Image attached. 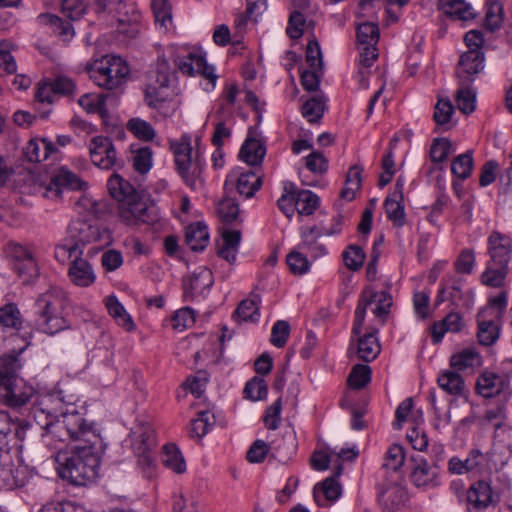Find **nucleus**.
<instances>
[{
	"label": "nucleus",
	"instance_id": "4",
	"mask_svg": "<svg viewBox=\"0 0 512 512\" xmlns=\"http://www.w3.org/2000/svg\"><path fill=\"white\" fill-rule=\"evenodd\" d=\"M88 72L90 79L97 86L107 90H117L126 83L130 69L121 57L105 55L94 60Z\"/></svg>",
	"mask_w": 512,
	"mask_h": 512
},
{
	"label": "nucleus",
	"instance_id": "51",
	"mask_svg": "<svg viewBox=\"0 0 512 512\" xmlns=\"http://www.w3.org/2000/svg\"><path fill=\"white\" fill-rule=\"evenodd\" d=\"M474 305V295L470 290L462 291L458 287H453L450 291V306H454L459 311H470Z\"/></svg>",
	"mask_w": 512,
	"mask_h": 512
},
{
	"label": "nucleus",
	"instance_id": "38",
	"mask_svg": "<svg viewBox=\"0 0 512 512\" xmlns=\"http://www.w3.org/2000/svg\"><path fill=\"white\" fill-rule=\"evenodd\" d=\"M162 463L176 474L186 470V463L179 448L175 444H166L163 447Z\"/></svg>",
	"mask_w": 512,
	"mask_h": 512
},
{
	"label": "nucleus",
	"instance_id": "17",
	"mask_svg": "<svg viewBox=\"0 0 512 512\" xmlns=\"http://www.w3.org/2000/svg\"><path fill=\"white\" fill-rule=\"evenodd\" d=\"M405 181L402 177L396 180L393 192L387 196L384 202L387 217L397 227L405 225V211L403 205V189Z\"/></svg>",
	"mask_w": 512,
	"mask_h": 512
},
{
	"label": "nucleus",
	"instance_id": "42",
	"mask_svg": "<svg viewBox=\"0 0 512 512\" xmlns=\"http://www.w3.org/2000/svg\"><path fill=\"white\" fill-rule=\"evenodd\" d=\"M476 389L481 396L490 398L501 391L502 380L494 373H484L478 378Z\"/></svg>",
	"mask_w": 512,
	"mask_h": 512
},
{
	"label": "nucleus",
	"instance_id": "18",
	"mask_svg": "<svg viewBox=\"0 0 512 512\" xmlns=\"http://www.w3.org/2000/svg\"><path fill=\"white\" fill-rule=\"evenodd\" d=\"M473 166L474 161L472 150H468L465 153L459 154L450 162V172L456 178L453 181L452 186L453 190L459 198H461L464 193V188L461 181L471 176Z\"/></svg>",
	"mask_w": 512,
	"mask_h": 512
},
{
	"label": "nucleus",
	"instance_id": "36",
	"mask_svg": "<svg viewBox=\"0 0 512 512\" xmlns=\"http://www.w3.org/2000/svg\"><path fill=\"white\" fill-rule=\"evenodd\" d=\"M381 347L375 333L365 334L358 338L357 355L366 362L374 360L380 353Z\"/></svg>",
	"mask_w": 512,
	"mask_h": 512
},
{
	"label": "nucleus",
	"instance_id": "60",
	"mask_svg": "<svg viewBox=\"0 0 512 512\" xmlns=\"http://www.w3.org/2000/svg\"><path fill=\"white\" fill-rule=\"evenodd\" d=\"M359 45H376L379 40V28L374 23H362L357 27Z\"/></svg>",
	"mask_w": 512,
	"mask_h": 512
},
{
	"label": "nucleus",
	"instance_id": "5",
	"mask_svg": "<svg viewBox=\"0 0 512 512\" xmlns=\"http://www.w3.org/2000/svg\"><path fill=\"white\" fill-rule=\"evenodd\" d=\"M32 425L27 421L14 423L6 411L0 410V453L8 457L12 447L20 453L33 452L36 447L32 441Z\"/></svg>",
	"mask_w": 512,
	"mask_h": 512
},
{
	"label": "nucleus",
	"instance_id": "25",
	"mask_svg": "<svg viewBox=\"0 0 512 512\" xmlns=\"http://www.w3.org/2000/svg\"><path fill=\"white\" fill-rule=\"evenodd\" d=\"M68 277L74 285L79 287H88L96 279L92 265L81 256L71 261Z\"/></svg>",
	"mask_w": 512,
	"mask_h": 512
},
{
	"label": "nucleus",
	"instance_id": "46",
	"mask_svg": "<svg viewBox=\"0 0 512 512\" xmlns=\"http://www.w3.org/2000/svg\"><path fill=\"white\" fill-rule=\"evenodd\" d=\"M296 196V185L289 181L284 182L283 194L277 205L288 218H292L296 211Z\"/></svg>",
	"mask_w": 512,
	"mask_h": 512
},
{
	"label": "nucleus",
	"instance_id": "12",
	"mask_svg": "<svg viewBox=\"0 0 512 512\" xmlns=\"http://www.w3.org/2000/svg\"><path fill=\"white\" fill-rule=\"evenodd\" d=\"M497 501L498 495L493 491L490 482H473L466 493L468 512H482Z\"/></svg>",
	"mask_w": 512,
	"mask_h": 512
},
{
	"label": "nucleus",
	"instance_id": "52",
	"mask_svg": "<svg viewBox=\"0 0 512 512\" xmlns=\"http://www.w3.org/2000/svg\"><path fill=\"white\" fill-rule=\"evenodd\" d=\"M476 17L472 5L466 0H450V19L470 21Z\"/></svg>",
	"mask_w": 512,
	"mask_h": 512
},
{
	"label": "nucleus",
	"instance_id": "59",
	"mask_svg": "<svg viewBox=\"0 0 512 512\" xmlns=\"http://www.w3.org/2000/svg\"><path fill=\"white\" fill-rule=\"evenodd\" d=\"M39 20L42 23L48 24L54 28L55 32H58L59 35L71 38L74 35L73 27L69 22L63 21L60 17L53 14H41L39 15Z\"/></svg>",
	"mask_w": 512,
	"mask_h": 512
},
{
	"label": "nucleus",
	"instance_id": "41",
	"mask_svg": "<svg viewBox=\"0 0 512 512\" xmlns=\"http://www.w3.org/2000/svg\"><path fill=\"white\" fill-rule=\"evenodd\" d=\"M455 102L463 114H471L476 108L475 90L468 84H462L456 92Z\"/></svg>",
	"mask_w": 512,
	"mask_h": 512
},
{
	"label": "nucleus",
	"instance_id": "35",
	"mask_svg": "<svg viewBox=\"0 0 512 512\" xmlns=\"http://www.w3.org/2000/svg\"><path fill=\"white\" fill-rule=\"evenodd\" d=\"M484 53L480 49H469L461 55L459 65L468 75H475L484 69Z\"/></svg>",
	"mask_w": 512,
	"mask_h": 512
},
{
	"label": "nucleus",
	"instance_id": "1",
	"mask_svg": "<svg viewBox=\"0 0 512 512\" xmlns=\"http://www.w3.org/2000/svg\"><path fill=\"white\" fill-rule=\"evenodd\" d=\"M33 415L41 429V442L49 449H56L58 443L67 439L78 442L71 453L58 452L55 469L61 480H94L99 477L100 457L105 444L96 426L88 424L77 412L63 413L62 419Z\"/></svg>",
	"mask_w": 512,
	"mask_h": 512
},
{
	"label": "nucleus",
	"instance_id": "48",
	"mask_svg": "<svg viewBox=\"0 0 512 512\" xmlns=\"http://www.w3.org/2000/svg\"><path fill=\"white\" fill-rule=\"evenodd\" d=\"M433 120L436 124L434 132L443 133L447 130L448 98L442 92H439L437 95V103L434 107Z\"/></svg>",
	"mask_w": 512,
	"mask_h": 512
},
{
	"label": "nucleus",
	"instance_id": "29",
	"mask_svg": "<svg viewBox=\"0 0 512 512\" xmlns=\"http://www.w3.org/2000/svg\"><path fill=\"white\" fill-rule=\"evenodd\" d=\"M22 364L17 354H9L0 357V389L12 385L18 376Z\"/></svg>",
	"mask_w": 512,
	"mask_h": 512
},
{
	"label": "nucleus",
	"instance_id": "15",
	"mask_svg": "<svg viewBox=\"0 0 512 512\" xmlns=\"http://www.w3.org/2000/svg\"><path fill=\"white\" fill-rule=\"evenodd\" d=\"M121 218L128 224L144 223L148 225L155 224L159 219L158 209L155 205H148L141 200V197L133 202L129 207L120 211Z\"/></svg>",
	"mask_w": 512,
	"mask_h": 512
},
{
	"label": "nucleus",
	"instance_id": "44",
	"mask_svg": "<svg viewBox=\"0 0 512 512\" xmlns=\"http://www.w3.org/2000/svg\"><path fill=\"white\" fill-rule=\"evenodd\" d=\"M296 211L300 215H311L319 206V197L310 190H299L296 187Z\"/></svg>",
	"mask_w": 512,
	"mask_h": 512
},
{
	"label": "nucleus",
	"instance_id": "7",
	"mask_svg": "<svg viewBox=\"0 0 512 512\" xmlns=\"http://www.w3.org/2000/svg\"><path fill=\"white\" fill-rule=\"evenodd\" d=\"M172 53L175 64L183 74L202 75L211 82L212 87L215 86L217 76L214 74V68L206 63L204 56L189 47L176 48Z\"/></svg>",
	"mask_w": 512,
	"mask_h": 512
},
{
	"label": "nucleus",
	"instance_id": "55",
	"mask_svg": "<svg viewBox=\"0 0 512 512\" xmlns=\"http://www.w3.org/2000/svg\"><path fill=\"white\" fill-rule=\"evenodd\" d=\"M371 380V369L368 365H355L348 377V384L354 389L364 388Z\"/></svg>",
	"mask_w": 512,
	"mask_h": 512
},
{
	"label": "nucleus",
	"instance_id": "47",
	"mask_svg": "<svg viewBox=\"0 0 512 512\" xmlns=\"http://www.w3.org/2000/svg\"><path fill=\"white\" fill-rule=\"evenodd\" d=\"M214 422L215 417L209 411L198 412L197 418L193 419L191 422V427L189 430L190 436L201 439L213 427Z\"/></svg>",
	"mask_w": 512,
	"mask_h": 512
},
{
	"label": "nucleus",
	"instance_id": "64",
	"mask_svg": "<svg viewBox=\"0 0 512 512\" xmlns=\"http://www.w3.org/2000/svg\"><path fill=\"white\" fill-rule=\"evenodd\" d=\"M343 259L348 269L357 271L363 266L365 252L357 245H350L347 250L343 252Z\"/></svg>",
	"mask_w": 512,
	"mask_h": 512
},
{
	"label": "nucleus",
	"instance_id": "33",
	"mask_svg": "<svg viewBox=\"0 0 512 512\" xmlns=\"http://www.w3.org/2000/svg\"><path fill=\"white\" fill-rule=\"evenodd\" d=\"M105 304L109 315L114 318L118 325L122 326L127 331L134 329V322L131 316L115 295L108 296Z\"/></svg>",
	"mask_w": 512,
	"mask_h": 512
},
{
	"label": "nucleus",
	"instance_id": "56",
	"mask_svg": "<svg viewBox=\"0 0 512 512\" xmlns=\"http://www.w3.org/2000/svg\"><path fill=\"white\" fill-rule=\"evenodd\" d=\"M127 129L138 139L150 141L155 137V130L150 123L140 118L130 119Z\"/></svg>",
	"mask_w": 512,
	"mask_h": 512
},
{
	"label": "nucleus",
	"instance_id": "37",
	"mask_svg": "<svg viewBox=\"0 0 512 512\" xmlns=\"http://www.w3.org/2000/svg\"><path fill=\"white\" fill-rule=\"evenodd\" d=\"M265 147L254 138H248L240 150V157L249 165H260L265 156Z\"/></svg>",
	"mask_w": 512,
	"mask_h": 512
},
{
	"label": "nucleus",
	"instance_id": "45",
	"mask_svg": "<svg viewBox=\"0 0 512 512\" xmlns=\"http://www.w3.org/2000/svg\"><path fill=\"white\" fill-rule=\"evenodd\" d=\"M108 97L109 95L105 93H86L78 99V104L88 113L104 115Z\"/></svg>",
	"mask_w": 512,
	"mask_h": 512
},
{
	"label": "nucleus",
	"instance_id": "8",
	"mask_svg": "<svg viewBox=\"0 0 512 512\" xmlns=\"http://www.w3.org/2000/svg\"><path fill=\"white\" fill-rule=\"evenodd\" d=\"M91 161L101 169L121 168L124 162L117 156L116 148L109 137L95 136L90 140Z\"/></svg>",
	"mask_w": 512,
	"mask_h": 512
},
{
	"label": "nucleus",
	"instance_id": "43",
	"mask_svg": "<svg viewBox=\"0 0 512 512\" xmlns=\"http://www.w3.org/2000/svg\"><path fill=\"white\" fill-rule=\"evenodd\" d=\"M214 282L213 273L207 267L197 268L189 279V289L191 291L203 292L205 289H209ZM188 286L185 285V292H187Z\"/></svg>",
	"mask_w": 512,
	"mask_h": 512
},
{
	"label": "nucleus",
	"instance_id": "63",
	"mask_svg": "<svg viewBox=\"0 0 512 512\" xmlns=\"http://www.w3.org/2000/svg\"><path fill=\"white\" fill-rule=\"evenodd\" d=\"M290 271L295 275H303L309 271L310 262L306 255L299 251H291L286 257Z\"/></svg>",
	"mask_w": 512,
	"mask_h": 512
},
{
	"label": "nucleus",
	"instance_id": "20",
	"mask_svg": "<svg viewBox=\"0 0 512 512\" xmlns=\"http://www.w3.org/2000/svg\"><path fill=\"white\" fill-rule=\"evenodd\" d=\"M107 188L110 195L121 203L120 211L123 208L129 207L140 197L138 191L128 181L116 173L109 178Z\"/></svg>",
	"mask_w": 512,
	"mask_h": 512
},
{
	"label": "nucleus",
	"instance_id": "54",
	"mask_svg": "<svg viewBox=\"0 0 512 512\" xmlns=\"http://www.w3.org/2000/svg\"><path fill=\"white\" fill-rule=\"evenodd\" d=\"M376 294L370 293L369 296L363 294L358 302L355 310V318L352 328V333L355 336L360 335L361 329L365 320L366 310L369 305L375 302Z\"/></svg>",
	"mask_w": 512,
	"mask_h": 512
},
{
	"label": "nucleus",
	"instance_id": "49",
	"mask_svg": "<svg viewBox=\"0 0 512 512\" xmlns=\"http://www.w3.org/2000/svg\"><path fill=\"white\" fill-rule=\"evenodd\" d=\"M132 154L134 169L140 174H146L152 167V150L148 146H143L132 149Z\"/></svg>",
	"mask_w": 512,
	"mask_h": 512
},
{
	"label": "nucleus",
	"instance_id": "9",
	"mask_svg": "<svg viewBox=\"0 0 512 512\" xmlns=\"http://www.w3.org/2000/svg\"><path fill=\"white\" fill-rule=\"evenodd\" d=\"M5 253L13 261V269L20 277L28 281L37 275V264L28 248L11 241L6 244Z\"/></svg>",
	"mask_w": 512,
	"mask_h": 512
},
{
	"label": "nucleus",
	"instance_id": "10",
	"mask_svg": "<svg viewBox=\"0 0 512 512\" xmlns=\"http://www.w3.org/2000/svg\"><path fill=\"white\" fill-rule=\"evenodd\" d=\"M110 11L117 17V30L129 38H134L139 32L140 13L133 4L125 0L113 1Z\"/></svg>",
	"mask_w": 512,
	"mask_h": 512
},
{
	"label": "nucleus",
	"instance_id": "13",
	"mask_svg": "<svg viewBox=\"0 0 512 512\" xmlns=\"http://www.w3.org/2000/svg\"><path fill=\"white\" fill-rule=\"evenodd\" d=\"M34 394V388L17 376L9 389H0V404L12 409H19L26 405Z\"/></svg>",
	"mask_w": 512,
	"mask_h": 512
},
{
	"label": "nucleus",
	"instance_id": "19",
	"mask_svg": "<svg viewBox=\"0 0 512 512\" xmlns=\"http://www.w3.org/2000/svg\"><path fill=\"white\" fill-rule=\"evenodd\" d=\"M437 385L441 389L439 394L436 393L434 388L429 392V402L435 413V420L433 422L435 428H439L441 417L444 420L448 418L447 412L444 411L448 404V370H443L438 375Z\"/></svg>",
	"mask_w": 512,
	"mask_h": 512
},
{
	"label": "nucleus",
	"instance_id": "53",
	"mask_svg": "<svg viewBox=\"0 0 512 512\" xmlns=\"http://www.w3.org/2000/svg\"><path fill=\"white\" fill-rule=\"evenodd\" d=\"M483 460V454L479 450H473L465 461L456 457L450 459V472L462 474L474 469Z\"/></svg>",
	"mask_w": 512,
	"mask_h": 512
},
{
	"label": "nucleus",
	"instance_id": "21",
	"mask_svg": "<svg viewBox=\"0 0 512 512\" xmlns=\"http://www.w3.org/2000/svg\"><path fill=\"white\" fill-rule=\"evenodd\" d=\"M68 239L77 244L83 250L85 244L96 242L100 239L99 228L87 221H72L67 229Z\"/></svg>",
	"mask_w": 512,
	"mask_h": 512
},
{
	"label": "nucleus",
	"instance_id": "39",
	"mask_svg": "<svg viewBox=\"0 0 512 512\" xmlns=\"http://www.w3.org/2000/svg\"><path fill=\"white\" fill-rule=\"evenodd\" d=\"M481 357L473 347H467L450 357V366L457 370L474 368L480 365Z\"/></svg>",
	"mask_w": 512,
	"mask_h": 512
},
{
	"label": "nucleus",
	"instance_id": "2",
	"mask_svg": "<svg viewBox=\"0 0 512 512\" xmlns=\"http://www.w3.org/2000/svg\"><path fill=\"white\" fill-rule=\"evenodd\" d=\"M65 299L61 292L49 290L39 296L34 305V326L48 335H54L69 328L62 316Z\"/></svg>",
	"mask_w": 512,
	"mask_h": 512
},
{
	"label": "nucleus",
	"instance_id": "34",
	"mask_svg": "<svg viewBox=\"0 0 512 512\" xmlns=\"http://www.w3.org/2000/svg\"><path fill=\"white\" fill-rule=\"evenodd\" d=\"M507 274V265H498L492 264V262H487L486 268L481 274V282L489 287L500 288L503 287Z\"/></svg>",
	"mask_w": 512,
	"mask_h": 512
},
{
	"label": "nucleus",
	"instance_id": "11",
	"mask_svg": "<svg viewBox=\"0 0 512 512\" xmlns=\"http://www.w3.org/2000/svg\"><path fill=\"white\" fill-rule=\"evenodd\" d=\"M34 396L35 400L33 403V408L38 411V417L48 415L50 417L62 419L63 413H71L76 411L75 407L73 406L71 409H64V401L60 391L35 392Z\"/></svg>",
	"mask_w": 512,
	"mask_h": 512
},
{
	"label": "nucleus",
	"instance_id": "61",
	"mask_svg": "<svg viewBox=\"0 0 512 512\" xmlns=\"http://www.w3.org/2000/svg\"><path fill=\"white\" fill-rule=\"evenodd\" d=\"M503 22V7L499 2H492L488 5L484 25L486 29L495 31L499 29Z\"/></svg>",
	"mask_w": 512,
	"mask_h": 512
},
{
	"label": "nucleus",
	"instance_id": "32",
	"mask_svg": "<svg viewBox=\"0 0 512 512\" xmlns=\"http://www.w3.org/2000/svg\"><path fill=\"white\" fill-rule=\"evenodd\" d=\"M341 494L340 482H318L313 488V496L319 506L336 501Z\"/></svg>",
	"mask_w": 512,
	"mask_h": 512
},
{
	"label": "nucleus",
	"instance_id": "57",
	"mask_svg": "<svg viewBox=\"0 0 512 512\" xmlns=\"http://www.w3.org/2000/svg\"><path fill=\"white\" fill-rule=\"evenodd\" d=\"M82 254L83 251L81 247L72 243L68 238L62 240V242L55 247V258L62 263L71 258L77 259L79 256H82Z\"/></svg>",
	"mask_w": 512,
	"mask_h": 512
},
{
	"label": "nucleus",
	"instance_id": "26",
	"mask_svg": "<svg viewBox=\"0 0 512 512\" xmlns=\"http://www.w3.org/2000/svg\"><path fill=\"white\" fill-rule=\"evenodd\" d=\"M323 231L319 226L307 227L302 231V243L299 248L306 251L310 257L317 259L327 253L326 247L318 239L322 237Z\"/></svg>",
	"mask_w": 512,
	"mask_h": 512
},
{
	"label": "nucleus",
	"instance_id": "14",
	"mask_svg": "<svg viewBox=\"0 0 512 512\" xmlns=\"http://www.w3.org/2000/svg\"><path fill=\"white\" fill-rule=\"evenodd\" d=\"M236 186L238 193L245 198L252 197L262 185V179L254 171H241V168L233 169L227 176L225 186Z\"/></svg>",
	"mask_w": 512,
	"mask_h": 512
},
{
	"label": "nucleus",
	"instance_id": "30",
	"mask_svg": "<svg viewBox=\"0 0 512 512\" xmlns=\"http://www.w3.org/2000/svg\"><path fill=\"white\" fill-rule=\"evenodd\" d=\"M185 242L192 251H203L209 242L207 226L202 222L190 224L186 229Z\"/></svg>",
	"mask_w": 512,
	"mask_h": 512
},
{
	"label": "nucleus",
	"instance_id": "40",
	"mask_svg": "<svg viewBox=\"0 0 512 512\" xmlns=\"http://www.w3.org/2000/svg\"><path fill=\"white\" fill-rule=\"evenodd\" d=\"M363 168L360 165H353L347 172L345 186L340 192L341 199L351 201L355 197V192L360 189L362 182Z\"/></svg>",
	"mask_w": 512,
	"mask_h": 512
},
{
	"label": "nucleus",
	"instance_id": "31",
	"mask_svg": "<svg viewBox=\"0 0 512 512\" xmlns=\"http://www.w3.org/2000/svg\"><path fill=\"white\" fill-rule=\"evenodd\" d=\"M331 454L333 455L334 475L327 477L324 480H335L342 475L348 476L344 471L349 467L350 462L358 457L359 451L355 447L346 449L342 448L340 451L331 449Z\"/></svg>",
	"mask_w": 512,
	"mask_h": 512
},
{
	"label": "nucleus",
	"instance_id": "58",
	"mask_svg": "<svg viewBox=\"0 0 512 512\" xmlns=\"http://www.w3.org/2000/svg\"><path fill=\"white\" fill-rule=\"evenodd\" d=\"M324 108L322 97H312L303 104L302 114L309 122H316L323 116Z\"/></svg>",
	"mask_w": 512,
	"mask_h": 512
},
{
	"label": "nucleus",
	"instance_id": "28",
	"mask_svg": "<svg viewBox=\"0 0 512 512\" xmlns=\"http://www.w3.org/2000/svg\"><path fill=\"white\" fill-rule=\"evenodd\" d=\"M55 151L52 142L46 138H33L24 148V155L31 163H40L46 160Z\"/></svg>",
	"mask_w": 512,
	"mask_h": 512
},
{
	"label": "nucleus",
	"instance_id": "22",
	"mask_svg": "<svg viewBox=\"0 0 512 512\" xmlns=\"http://www.w3.org/2000/svg\"><path fill=\"white\" fill-rule=\"evenodd\" d=\"M83 184L84 183L75 173L65 168H60L51 178V181L46 188L45 195L47 197H59L63 188L76 190L81 189Z\"/></svg>",
	"mask_w": 512,
	"mask_h": 512
},
{
	"label": "nucleus",
	"instance_id": "6",
	"mask_svg": "<svg viewBox=\"0 0 512 512\" xmlns=\"http://www.w3.org/2000/svg\"><path fill=\"white\" fill-rule=\"evenodd\" d=\"M176 169L185 183L192 189L202 184L203 163L198 154L192 157L190 137L183 135L179 140L170 142Z\"/></svg>",
	"mask_w": 512,
	"mask_h": 512
},
{
	"label": "nucleus",
	"instance_id": "62",
	"mask_svg": "<svg viewBox=\"0 0 512 512\" xmlns=\"http://www.w3.org/2000/svg\"><path fill=\"white\" fill-rule=\"evenodd\" d=\"M0 324L13 329L20 328V312L15 304L9 303L0 308Z\"/></svg>",
	"mask_w": 512,
	"mask_h": 512
},
{
	"label": "nucleus",
	"instance_id": "23",
	"mask_svg": "<svg viewBox=\"0 0 512 512\" xmlns=\"http://www.w3.org/2000/svg\"><path fill=\"white\" fill-rule=\"evenodd\" d=\"M378 492L379 502L385 509L397 508L408 500V492L401 482H385Z\"/></svg>",
	"mask_w": 512,
	"mask_h": 512
},
{
	"label": "nucleus",
	"instance_id": "50",
	"mask_svg": "<svg viewBox=\"0 0 512 512\" xmlns=\"http://www.w3.org/2000/svg\"><path fill=\"white\" fill-rule=\"evenodd\" d=\"M310 25L313 26V22L308 23L303 13L295 10L290 14L286 33L290 38L298 39Z\"/></svg>",
	"mask_w": 512,
	"mask_h": 512
},
{
	"label": "nucleus",
	"instance_id": "27",
	"mask_svg": "<svg viewBox=\"0 0 512 512\" xmlns=\"http://www.w3.org/2000/svg\"><path fill=\"white\" fill-rule=\"evenodd\" d=\"M261 297L252 292L247 299L242 300L233 313V318L237 322H258L260 318Z\"/></svg>",
	"mask_w": 512,
	"mask_h": 512
},
{
	"label": "nucleus",
	"instance_id": "24",
	"mask_svg": "<svg viewBox=\"0 0 512 512\" xmlns=\"http://www.w3.org/2000/svg\"><path fill=\"white\" fill-rule=\"evenodd\" d=\"M490 308H485L478 313L477 322H478V340L479 343L484 346H490L496 342L499 338L500 334V320L495 319L494 317H489L488 312Z\"/></svg>",
	"mask_w": 512,
	"mask_h": 512
},
{
	"label": "nucleus",
	"instance_id": "16",
	"mask_svg": "<svg viewBox=\"0 0 512 512\" xmlns=\"http://www.w3.org/2000/svg\"><path fill=\"white\" fill-rule=\"evenodd\" d=\"M488 262L492 264L509 265L512 256V239L503 233L493 231L487 239Z\"/></svg>",
	"mask_w": 512,
	"mask_h": 512
},
{
	"label": "nucleus",
	"instance_id": "3",
	"mask_svg": "<svg viewBox=\"0 0 512 512\" xmlns=\"http://www.w3.org/2000/svg\"><path fill=\"white\" fill-rule=\"evenodd\" d=\"M430 166L428 175L437 190V198L432 206L431 217H435L443 211L448 202L446 195L445 167L448 162V139L437 137L432 140L429 149Z\"/></svg>",
	"mask_w": 512,
	"mask_h": 512
}]
</instances>
